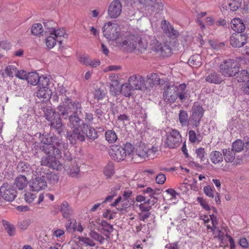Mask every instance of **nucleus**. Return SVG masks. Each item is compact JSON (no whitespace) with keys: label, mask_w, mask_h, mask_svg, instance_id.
<instances>
[{"label":"nucleus","mask_w":249,"mask_h":249,"mask_svg":"<svg viewBox=\"0 0 249 249\" xmlns=\"http://www.w3.org/2000/svg\"><path fill=\"white\" fill-rule=\"evenodd\" d=\"M27 74L25 71L21 70L18 71L17 70V74L16 76L21 79H27Z\"/></svg>","instance_id":"64"},{"label":"nucleus","mask_w":249,"mask_h":249,"mask_svg":"<svg viewBox=\"0 0 249 249\" xmlns=\"http://www.w3.org/2000/svg\"><path fill=\"white\" fill-rule=\"evenodd\" d=\"M118 43L120 46L129 51H132L137 48L139 50H145L147 44L146 42L143 41L140 37L134 35L127 36L122 42Z\"/></svg>","instance_id":"3"},{"label":"nucleus","mask_w":249,"mask_h":249,"mask_svg":"<svg viewBox=\"0 0 249 249\" xmlns=\"http://www.w3.org/2000/svg\"><path fill=\"white\" fill-rule=\"evenodd\" d=\"M245 143L242 141L237 140L232 143V148L235 152H239L243 149Z\"/></svg>","instance_id":"44"},{"label":"nucleus","mask_w":249,"mask_h":249,"mask_svg":"<svg viewBox=\"0 0 249 249\" xmlns=\"http://www.w3.org/2000/svg\"><path fill=\"white\" fill-rule=\"evenodd\" d=\"M210 158L211 161L214 164L221 163L223 160L222 154L218 151H213L211 152Z\"/></svg>","instance_id":"31"},{"label":"nucleus","mask_w":249,"mask_h":249,"mask_svg":"<svg viewBox=\"0 0 249 249\" xmlns=\"http://www.w3.org/2000/svg\"><path fill=\"white\" fill-rule=\"evenodd\" d=\"M103 35L108 40H116L117 44L119 45L118 42H122L119 40L120 28L119 26L114 22L109 21L106 23L103 27Z\"/></svg>","instance_id":"4"},{"label":"nucleus","mask_w":249,"mask_h":249,"mask_svg":"<svg viewBox=\"0 0 249 249\" xmlns=\"http://www.w3.org/2000/svg\"><path fill=\"white\" fill-rule=\"evenodd\" d=\"M39 140L42 144V151L49 156L61 157V151L68 147V144L53 134L39 133Z\"/></svg>","instance_id":"1"},{"label":"nucleus","mask_w":249,"mask_h":249,"mask_svg":"<svg viewBox=\"0 0 249 249\" xmlns=\"http://www.w3.org/2000/svg\"><path fill=\"white\" fill-rule=\"evenodd\" d=\"M31 221L29 219H24L18 223V227L20 230H25L30 225Z\"/></svg>","instance_id":"57"},{"label":"nucleus","mask_w":249,"mask_h":249,"mask_svg":"<svg viewBox=\"0 0 249 249\" xmlns=\"http://www.w3.org/2000/svg\"><path fill=\"white\" fill-rule=\"evenodd\" d=\"M27 184L28 181L25 175H20L15 179V185L16 187L19 190H23Z\"/></svg>","instance_id":"26"},{"label":"nucleus","mask_w":249,"mask_h":249,"mask_svg":"<svg viewBox=\"0 0 249 249\" xmlns=\"http://www.w3.org/2000/svg\"><path fill=\"white\" fill-rule=\"evenodd\" d=\"M58 157L49 156L43 157L41 160L42 165H44L53 169L59 170L63 168L62 164L60 161L56 160V158H60Z\"/></svg>","instance_id":"13"},{"label":"nucleus","mask_w":249,"mask_h":249,"mask_svg":"<svg viewBox=\"0 0 249 249\" xmlns=\"http://www.w3.org/2000/svg\"><path fill=\"white\" fill-rule=\"evenodd\" d=\"M220 72L226 77H232L239 69V65L232 59L225 60L219 66Z\"/></svg>","instance_id":"6"},{"label":"nucleus","mask_w":249,"mask_h":249,"mask_svg":"<svg viewBox=\"0 0 249 249\" xmlns=\"http://www.w3.org/2000/svg\"><path fill=\"white\" fill-rule=\"evenodd\" d=\"M52 34L54 36L57 41L59 42L60 44H61L62 41L61 39L62 37L67 38L68 37V35L66 33L65 30L63 28L58 30H55L54 28V31Z\"/></svg>","instance_id":"36"},{"label":"nucleus","mask_w":249,"mask_h":249,"mask_svg":"<svg viewBox=\"0 0 249 249\" xmlns=\"http://www.w3.org/2000/svg\"><path fill=\"white\" fill-rule=\"evenodd\" d=\"M179 122L182 126L191 125L190 117H189L187 113L183 110H180L178 114Z\"/></svg>","instance_id":"27"},{"label":"nucleus","mask_w":249,"mask_h":249,"mask_svg":"<svg viewBox=\"0 0 249 249\" xmlns=\"http://www.w3.org/2000/svg\"><path fill=\"white\" fill-rule=\"evenodd\" d=\"M50 91L49 88L39 87L36 92V95L39 98L48 99L50 96Z\"/></svg>","instance_id":"39"},{"label":"nucleus","mask_w":249,"mask_h":249,"mask_svg":"<svg viewBox=\"0 0 249 249\" xmlns=\"http://www.w3.org/2000/svg\"><path fill=\"white\" fill-rule=\"evenodd\" d=\"M123 147V149L125 150V157L127 155H131L132 159H133L135 147H134L133 146L129 143H126Z\"/></svg>","instance_id":"48"},{"label":"nucleus","mask_w":249,"mask_h":249,"mask_svg":"<svg viewBox=\"0 0 249 249\" xmlns=\"http://www.w3.org/2000/svg\"><path fill=\"white\" fill-rule=\"evenodd\" d=\"M245 29V25L243 22H241L238 25H236V26L232 27V30L236 32V33H242Z\"/></svg>","instance_id":"60"},{"label":"nucleus","mask_w":249,"mask_h":249,"mask_svg":"<svg viewBox=\"0 0 249 249\" xmlns=\"http://www.w3.org/2000/svg\"><path fill=\"white\" fill-rule=\"evenodd\" d=\"M101 225L103 228V229L110 233L113 231V226L108 223L106 221L102 220L101 222Z\"/></svg>","instance_id":"54"},{"label":"nucleus","mask_w":249,"mask_h":249,"mask_svg":"<svg viewBox=\"0 0 249 249\" xmlns=\"http://www.w3.org/2000/svg\"><path fill=\"white\" fill-rule=\"evenodd\" d=\"M151 45L152 46V48L155 50V51L159 52L161 51L162 52L163 49L161 46V44L159 43L158 40L157 39H153L151 40Z\"/></svg>","instance_id":"52"},{"label":"nucleus","mask_w":249,"mask_h":249,"mask_svg":"<svg viewBox=\"0 0 249 249\" xmlns=\"http://www.w3.org/2000/svg\"><path fill=\"white\" fill-rule=\"evenodd\" d=\"M147 157V149L143 144L142 143L136 145L133 153V160L141 162L143 161Z\"/></svg>","instance_id":"17"},{"label":"nucleus","mask_w":249,"mask_h":249,"mask_svg":"<svg viewBox=\"0 0 249 249\" xmlns=\"http://www.w3.org/2000/svg\"><path fill=\"white\" fill-rule=\"evenodd\" d=\"M42 172L46 181L48 180L51 183L53 184L58 182L59 177L56 174H52L49 170H47L46 172Z\"/></svg>","instance_id":"35"},{"label":"nucleus","mask_w":249,"mask_h":249,"mask_svg":"<svg viewBox=\"0 0 249 249\" xmlns=\"http://www.w3.org/2000/svg\"><path fill=\"white\" fill-rule=\"evenodd\" d=\"M161 28L163 30L164 32L170 37H176L178 35V32L175 30L172 25L166 20L162 21L161 23Z\"/></svg>","instance_id":"24"},{"label":"nucleus","mask_w":249,"mask_h":249,"mask_svg":"<svg viewBox=\"0 0 249 249\" xmlns=\"http://www.w3.org/2000/svg\"><path fill=\"white\" fill-rule=\"evenodd\" d=\"M26 201L29 203H31L36 198V195L31 193H27L24 195Z\"/></svg>","instance_id":"63"},{"label":"nucleus","mask_w":249,"mask_h":249,"mask_svg":"<svg viewBox=\"0 0 249 249\" xmlns=\"http://www.w3.org/2000/svg\"><path fill=\"white\" fill-rule=\"evenodd\" d=\"M81 129L83 133L86 134V136L91 140H94L98 138L97 132L91 126L87 123H82Z\"/></svg>","instance_id":"21"},{"label":"nucleus","mask_w":249,"mask_h":249,"mask_svg":"<svg viewBox=\"0 0 249 249\" xmlns=\"http://www.w3.org/2000/svg\"><path fill=\"white\" fill-rule=\"evenodd\" d=\"M166 86H167V88L165 89L163 94V99L166 102L173 103L177 99V94L176 92V91L177 90V87L174 85H168V84H166Z\"/></svg>","instance_id":"18"},{"label":"nucleus","mask_w":249,"mask_h":249,"mask_svg":"<svg viewBox=\"0 0 249 249\" xmlns=\"http://www.w3.org/2000/svg\"><path fill=\"white\" fill-rule=\"evenodd\" d=\"M17 69L13 65L7 66L5 68V71L6 74L10 77L16 76L17 74Z\"/></svg>","instance_id":"49"},{"label":"nucleus","mask_w":249,"mask_h":249,"mask_svg":"<svg viewBox=\"0 0 249 249\" xmlns=\"http://www.w3.org/2000/svg\"><path fill=\"white\" fill-rule=\"evenodd\" d=\"M37 84L39 87L49 88L48 86L49 84V78L43 75L39 76V81H38Z\"/></svg>","instance_id":"47"},{"label":"nucleus","mask_w":249,"mask_h":249,"mask_svg":"<svg viewBox=\"0 0 249 249\" xmlns=\"http://www.w3.org/2000/svg\"><path fill=\"white\" fill-rule=\"evenodd\" d=\"M113 172L114 166L113 164L112 163H108L104 170L105 175L108 177H110L113 174Z\"/></svg>","instance_id":"50"},{"label":"nucleus","mask_w":249,"mask_h":249,"mask_svg":"<svg viewBox=\"0 0 249 249\" xmlns=\"http://www.w3.org/2000/svg\"><path fill=\"white\" fill-rule=\"evenodd\" d=\"M166 180V177L164 174L160 173L157 176L156 181L158 184H163Z\"/></svg>","instance_id":"61"},{"label":"nucleus","mask_w":249,"mask_h":249,"mask_svg":"<svg viewBox=\"0 0 249 249\" xmlns=\"http://www.w3.org/2000/svg\"><path fill=\"white\" fill-rule=\"evenodd\" d=\"M196 153L197 157L200 159L201 161H204L206 160V152L204 148L201 147L197 148L196 150Z\"/></svg>","instance_id":"55"},{"label":"nucleus","mask_w":249,"mask_h":249,"mask_svg":"<svg viewBox=\"0 0 249 249\" xmlns=\"http://www.w3.org/2000/svg\"><path fill=\"white\" fill-rule=\"evenodd\" d=\"M233 76H235V78L238 82H244L249 80V73L245 70L240 71L238 70Z\"/></svg>","instance_id":"28"},{"label":"nucleus","mask_w":249,"mask_h":249,"mask_svg":"<svg viewBox=\"0 0 249 249\" xmlns=\"http://www.w3.org/2000/svg\"><path fill=\"white\" fill-rule=\"evenodd\" d=\"M18 173L24 174L23 175H31L33 173V170L29 164L25 161L19 162L17 167Z\"/></svg>","instance_id":"25"},{"label":"nucleus","mask_w":249,"mask_h":249,"mask_svg":"<svg viewBox=\"0 0 249 249\" xmlns=\"http://www.w3.org/2000/svg\"><path fill=\"white\" fill-rule=\"evenodd\" d=\"M44 29L43 26L40 23H35L31 28V32L32 34L36 36L44 35Z\"/></svg>","instance_id":"42"},{"label":"nucleus","mask_w":249,"mask_h":249,"mask_svg":"<svg viewBox=\"0 0 249 249\" xmlns=\"http://www.w3.org/2000/svg\"><path fill=\"white\" fill-rule=\"evenodd\" d=\"M109 153L112 159L117 161L123 160L125 158V150L121 145H112Z\"/></svg>","instance_id":"16"},{"label":"nucleus","mask_w":249,"mask_h":249,"mask_svg":"<svg viewBox=\"0 0 249 249\" xmlns=\"http://www.w3.org/2000/svg\"><path fill=\"white\" fill-rule=\"evenodd\" d=\"M229 6L231 10L232 11H237L241 7L242 0H228Z\"/></svg>","instance_id":"45"},{"label":"nucleus","mask_w":249,"mask_h":249,"mask_svg":"<svg viewBox=\"0 0 249 249\" xmlns=\"http://www.w3.org/2000/svg\"><path fill=\"white\" fill-rule=\"evenodd\" d=\"M204 192L205 195L212 198H213L214 196V194H213V190L211 188V187L207 186H205L204 187Z\"/></svg>","instance_id":"58"},{"label":"nucleus","mask_w":249,"mask_h":249,"mask_svg":"<svg viewBox=\"0 0 249 249\" xmlns=\"http://www.w3.org/2000/svg\"><path fill=\"white\" fill-rule=\"evenodd\" d=\"M139 208L141 212H148L151 209V206L149 205L146 201L142 203L139 205Z\"/></svg>","instance_id":"59"},{"label":"nucleus","mask_w":249,"mask_h":249,"mask_svg":"<svg viewBox=\"0 0 249 249\" xmlns=\"http://www.w3.org/2000/svg\"><path fill=\"white\" fill-rule=\"evenodd\" d=\"M56 41L57 39L52 34H50V36L46 39V44L48 48L52 49L55 45Z\"/></svg>","instance_id":"46"},{"label":"nucleus","mask_w":249,"mask_h":249,"mask_svg":"<svg viewBox=\"0 0 249 249\" xmlns=\"http://www.w3.org/2000/svg\"><path fill=\"white\" fill-rule=\"evenodd\" d=\"M182 142V137L179 132L176 129H171L166 133L165 141L166 146L170 149L178 147Z\"/></svg>","instance_id":"7"},{"label":"nucleus","mask_w":249,"mask_h":249,"mask_svg":"<svg viewBox=\"0 0 249 249\" xmlns=\"http://www.w3.org/2000/svg\"><path fill=\"white\" fill-rule=\"evenodd\" d=\"M133 201V200L122 199V196H119L111 204V206L116 207L118 211H120L122 213H124L128 211V209L130 208Z\"/></svg>","instance_id":"12"},{"label":"nucleus","mask_w":249,"mask_h":249,"mask_svg":"<svg viewBox=\"0 0 249 249\" xmlns=\"http://www.w3.org/2000/svg\"><path fill=\"white\" fill-rule=\"evenodd\" d=\"M65 170L67 173L71 177H76L80 172L79 167L78 166L76 160H71L69 164V167L67 166Z\"/></svg>","instance_id":"22"},{"label":"nucleus","mask_w":249,"mask_h":249,"mask_svg":"<svg viewBox=\"0 0 249 249\" xmlns=\"http://www.w3.org/2000/svg\"><path fill=\"white\" fill-rule=\"evenodd\" d=\"M26 80L28 83L31 85H37L38 81H39V76L36 72H30L27 74Z\"/></svg>","instance_id":"37"},{"label":"nucleus","mask_w":249,"mask_h":249,"mask_svg":"<svg viewBox=\"0 0 249 249\" xmlns=\"http://www.w3.org/2000/svg\"><path fill=\"white\" fill-rule=\"evenodd\" d=\"M78 239L79 241L86 244L87 246L95 247L96 245L95 242L89 237H79Z\"/></svg>","instance_id":"51"},{"label":"nucleus","mask_w":249,"mask_h":249,"mask_svg":"<svg viewBox=\"0 0 249 249\" xmlns=\"http://www.w3.org/2000/svg\"><path fill=\"white\" fill-rule=\"evenodd\" d=\"M37 169L36 172L38 177L36 175V177L33 178L30 183V187L32 191L38 192L46 188L47 187V183L45 178L43 172Z\"/></svg>","instance_id":"8"},{"label":"nucleus","mask_w":249,"mask_h":249,"mask_svg":"<svg viewBox=\"0 0 249 249\" xmlns=\"http://www.w3.org/2000/svg\"><path fill=\"white\" fill-rule=\"evenodd\" d=\"M53 23V21H48L46 22H44V35H47V33H50L52 34L53 32L54 31V28L51 26L52 24Z\"/></svg>","instance_id":"56"},{"label":"nucleus","mask_w":249,"mask_h":249,"mask_svg":"<svg viewBox=\"0 0 249 249\" xmlns=\"http://www.w3.org/2000/svg\"><path fill=\"white\" fill-rule=\"evenodd\" d=\"M81 123H80L77 126H73L69 125L70 127L73 128L72 131H68L67 132V137L70 142L72 144L75 143L77 141L83 142L85 140V137L84 133L79 131V127L80 126Z\"/></svg>","instance_id":"10"},{"label":"nucleus","mask_w":249,"mask_h":249,"mask_svg":"<svg viewBox=\"0 0 249 249\" xmlns=\"http://www.w3.org/2000/svg\"><path fill=\"white\" fill-rule=\"evenodd\" d=\"M45 117L50 122L51 128L60 134L63 130V125L59 114L52 108H47L45 111Z\"/></svg>","instance_id":"5"},{"label":"nucleus","mask_w":249,"mask_h":249,"mask_svg":"<svg viewBox=\"0 0 249 249\" xmlns=\"http://www.w3.org/2000/svg\"><path fill=\"white\" fill-rule=\"evenodd\" d=\"M122 6L119 0H114L108 6L107 13L111 18H116L122 12Z\"/></svg>","instance_id":"19"},{"label":"nucleus","mask_w":249,"mask_h":249,"mask_svg":"<svg viewBox=\"0 0 249 249\" xmlns=\"http://www.w3.org/2000/svg\"><path fill=\"white\" fill-rule=\"evenodd\" d=\"M89 236L90 238L97 242H99L100 244H103L105 241L104 237L95 231H90L89 233Z\"/></svg>","instance_id":"43"},{"label":"nucleus","mask_w":249,"mask_h":249,"mask_svg":"<svg viewBox=\"0 0 249 249\" xmlns=\"http://www.w3.org/2000/svg\"><path fill=\"white\" fill-rule=\"evenodd\" d=\"M106 95V92L104 90L101 89H98L95 90L94 92V98L98 100L103 99Z\"/></svg>","instance_id":"53"},{"label":"nucleus","mask_w":249,"mask_h":249,"mask_svg":"<svg viewBox=\"0 0 249 249\" xmlns=\"http://www.w3.org/2000/svg\"><path fill=\"white\" fill-rule=\"evenodd\" d=\"M206 81L210 83L219 84L222 79L220 75L216 72H212L210 73L206 78Z\"/></svg>","instance_id":"33"},{"label":"nucleus","mask_w":249,"mask_h":249,"mask_svg":"<svg viewBox=\"0 0 249 249\" xmlns=\"http://www.w3.org/2000/svg\"><path fill=\"white\" fill-rule=\"evenodd\" d=\"M197 200L203 209L207 211L210 210V206L204 199H203L202 197H197Z\"/></svg>","instance_id":"62"},{"label":"nucleus","mask_w":249,"mask_h":249,"mask_svg":"<svg viewBox=\"0 0 249 249\" xmlns=\"http://www.w3.org/2000/svg\"><path fill=\"white\" fill-rule=\"evenodd\" d=\"M235 151L232 148L224 149L223 150V157L227 162H232L235 159Z\"/></svg>","instance_id":"29"},{"label":"nucleus","mask_w":249,"mask_h":249,"mask_svg":"<svg viewBox=\"0 0 249 249\" xmlns=\"http://www.w3.org/2000/svg\"><path fill=\"white\" fill-rule=\"evenodd\" d=\"M2 224L8 234L10 236H14L16 233L15 226L6 220H3Z\"/></svg>","instance_id":"40"},{"label":"nucleus","mask_w":249,"mask_h":249,"mask_svg":"<svg viewBox=\"0 0 249 249\" xmlns=\"http://www.w3.org/2000/svg\"><path fill=\"white\" fill-rule=\"evenodd\" d=\"M142 4L145 10L151 12L159 13L163 9L161 2H158L156 0H138Z\"/></svg>","instance_id":"14"},{"label":"nucleus","mask_w":249,"mask_h":249,"mask_svg":"<svg viewBox=\"0 0 249 249\" xmlns=\"http://www.w3.org/2000/svg\"><path fill=\"white\" fill-rule=\"evenodd\" d=\"M59 210L63 217L69 218L73 214V210L68 202L64 201L60 205Z\"/></svg>","instance_id":"23"},{"label":"nucleus","mask_w":249,"mask_h":249,"mask_svg":"<svg viewBox=\"0 0 249 249\" xmlns=\"http://www.w3.org/2000/svg\"><path fill=\"white\" fill-rule=\"evenodd\" d=\"M63 100V105L57 107L59 116L64 119L69 118V125L77 126L82 122L78 115L82 113L81 106L78 102H72L71 100L66 96L61 98Z\"/></svg>","instance_id":"2"},{"label":"nucleus","mask_w":249,"mask_h":249,"mask_svg":"<svg viewBox=\"0 0 249 249\" xmlns=\"http://www.w3.org/2000/svg\"><path fill=\"white\" fill-rule=\"evenodd\" d=\"M189 65L195 68H198L202 65L201 57L199 54H196L192 55L188 60Z\"/></svg>","instance_id":"30"},{"label":"nucleus","mask_w":249,"mask_h":249,"mask_svg":"<svg viewBox=\"0 0 249 249\" xmlns=\"http://www.w3.org/2000/svg\"><path fill=\"white\" fill-rule=\"evenodd\" d=\"M106 141L109 143H114L118 140L116 133L113 130H108L105 134Z\"/></svg>","instance_id":"38"},{"label":"nucleus","mask_w":249,"mask_h":249,"mask_svg":"<svg viewBox=\"0 0 249 249\" xmlns=\"http://www.w3.org/2000/svg\"><path fill=\"white\" fill-rule=\"evenodd\" d=\"M247 37L245 34L235 33L230 37L231 45L234 48L243 46L247 42Z\"/></svg>","instance_id":"15"},{"label":"nucleus","mask_w":249,"mask_h":249,"mask_svg":"<svg viewBox=\"0 0 249 249\" xmlns=\"http://www.w3.org/2000/svg\"><path fill=\"white\" fill-rule=\"evenodd\" d=\"M186 85L185 84H180L177 87V90L176 91L177 98L179 97L180 101H183L186 97V91L185 89Z\"/></svg>","instance_id":"34"},{"label":"nucleus","mask_w":249,"mask_h":249,"mask_svg":"<svg viewBox=\"0 0 249 249\" xmlns=\"http://www.w3.org/2000/svg\"><path fill=\"white\" fill-rule=\"evenodd\" d=\"M134 90L135 89L133 88L131 84H130L128 81V82L122 85L120 93L121 92L125 97H130L132 94V91Z\"/></svg>","instance_id":"32"},{"label":"nucleus","mask_w":249,"mask_h":249,"mask_svg":"<svg viewBox=\"0 0 249 249\" xmlns=\"http://www.w3.org/2000/svg\"><path fill=\"white\" fill-rule=\"evenodd\" d=\"M147 82L152 87L160 84V78L156 73H152L147 78Z\"/></svg>","instance_id":"41"},{"label":"nucleus","mask_w":249,"mask_h":249,"mask_svg":"<svg viewBox=\"0 0 249 249\" xmlns=\"http://www.w3.org/2000/svg\"><path fill=\"white\" fill-rule=\"evenodd\" d=\"M128 81L135 90L146 88L144 83V78L139 75H133L129 78Z\"/></svg>","instance_id":"20"},{"label":"nucleus","mask_w":249,"mask_h":249,"mask_svg":"<svg viewBox=\"0 0 249 249\" xmlns=\"http://www.w3.org/2000/svg\"><path fill=\"white\" fill-rule=\"evenodd\" d=\"M192 114L190 117L191 125L193 127H197L200 123V120L203 115V109L200 106L195 104L192 107Z\"/></svg>","instance_id":"11"},{"label":"nucleus","mask_w":249,"mask_h":249,"mask_svg":"<svg viewBox=\"0 0 249 249\" xmlns=\"http://www.w3.org/2000/svg\"><path fill=\"white\" fill-rule=\"evenodd\" d=\"M0 197L9 202L13 201L17 196V191L11 185L3 184L0 188Z\"/></svg>","instance_id":"9"}]
</instances>
